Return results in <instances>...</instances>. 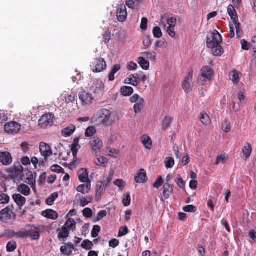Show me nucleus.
Instances as JSON below:
<instances>
[{
	"instance_id": "15",
	"label": "nucleus",
	"mask_w": 256,
	"mask_h": 256,
	"mask_svg": "<svg viewBox=\"0 0 256 256\" xmlns=\"http://www.w3.org/2000/svg\"><path fill=\"white\" fill-rule=\"evenodd\" d=\"M79 180L83 183L90 182L88 178V172L86 168H81L78 172Z\"/></svg>"
},
{
	"instance_id": "33",
	"label": "nucleus",
	"mask_w": 256,
	"mask_h": 256,
	"mask_svg": "<svg viewBox=\"0 0 256 256\" xmlns=\"http://www.w3.org/2000/svg\"><path fill=\"white\" fill-rule=\"evenodd\" d=\"M58 196V192H56L52 194L46 199V204L48 206H52Z\"/></svg>"
},
{
	"instance_id": "25",
	"label": "nucleus",
	"mask_w": 256,
	"mask_h": 256,
	"mask_svg": "<svg viewBox=\"0 0 256 256\" xmlns=\"http://www.w3.org/2000/svg\"><path fill=\"white\" fill-rule=\"evenodd\" d=\"M18 191L26 196H28L30 193V187L24 184H22L18 186Z\"/></svg>"
},
{
	"instance_id": "63",
	"label": "nucleus",
	"mask_w": 256,
	"mask_h": 256,
	"mask_svg": "<svg viewBox=\"0 0 256 256\" xmlns=\"http://www.w3.org/2000/svg\"><path fill=\"white\" fill-rule=\"evenodd\" d=\"M128 232V228L126 226L120 227V228L118 236L121 237L126 235Z\"/></svg>"
},
{
	"instance_id": "18",
	"label": "nucleus",
	"mask_w": 256,
	"mask_h": 256,
	"mask_svg": "<svg viewBox=\"0 0 256 256\" xmlns=\"http://www.w3.org/2000/svg\"><path fill=\"white\" fill-rule=\"evenodd\" d=\"M79 141H80L79 138H75L73 142L70 146L71 151L72 152V155L74 158H76V156L78 150L81 148L80 145L78 144Z\"/></svg>"
},
{
	"instance_id": "40",
	"label": "nucleus",
	"mask_w": 256,
	"mask_h": 256,
	"mask_svg": "<svg viewBox=\"0 0 256 256\" xmlns=\"http://www.w3.org/2000/svg\"><path fill=\"white\" fill-rule=\"evenodd\" d=\"M40 232L38 230H28V237H30L32 240H38L40 238Z\"/></svg>"
},
{
	"instance_id": "30",
	"label": "nucleus",
	"mask_w": 256,
	"mask_h": 256,
	"mask_svg": "<svg viewBox=\"0 0 256 256\" xmlns=\"http://www.w3.org/2000/svg\"><path fill=\"white\" fill-rule=\"evenodd\" d=\"M138 62L142 68L144 70H148L150 68V62L146 60L144 57H140L138 59Z\"/></svg>"
},
{
	"instance_id": "32",
	"label": "nucleus",
	"mask_w": 256,
	"mask_h": 256,
	"mask_svg": "<svg viewBox=\"0 0 256 256\" xmlns=\"http://www.w3.org/2000/svg\"><path fill=\"white\" fill-rule=\"evenodd\" d=\"M122 94L124 96H128L133 93V88L130 86H124L120 88Z\"/></svg>"
},
{
	"instance_id": "61",
	"label": "nucleus",
	"mask_w": 256,
	"mask_h": 256,
	"mask_svg": "<svg viewBox=\"0 0 256 256\" xmlns=\"http://www.w3.org/2000/svg\"><path fill=\"white\" fill-rule=\"evenodd\" d=\"M222 129L225 132H228L230 130V123L226 120L222 125Z\"/></svg>"
},
{
	"instance_id": "26",
	"label": "nucleus",
	"mask_w": 256,
	"mask_h": 256,
	"mask_svg": "<svg viewBox=\"0 0 256 256\" xmlns=\"http://www.w3.org/2000/svg\"><path fill=\"white\" fill-rule=\"evenodd\" d=\"M228 12L232 22L238 20V14L233 6L230 4L228 7Z\"/></svg>"
},
{
	"instance_id": "8",
	"label": "nucleus",
	"mask_w": 256,
	"mask_h": 256,
	"mask_svg": "<svg viewBox=\"0 0 256 256\" xmlns=\"http://www.w3.org/2000/svg\"><path fill=\"white\" fill-rule=\"evenodd\" d=\"M40 150L42 156L44 157V160L46 161L48 156L52 154V150L50 146L44 142H41L40 144Z\"/></svg>"
},
{
	"instance_id": "19",
	"label": "nucleus",
	"mask_w": 256,
	"mask_h": 256,
	"mask_svg": "<svg viewBox=\"0 0 256 256\" xmlns=\"http://www.w3.org/2000/svg\"><path fill=\"white\" fill-rule=\"evenodd\" d=\"M42 215L48 218L55 220L58 218V214L54 210L48 209L42 212Z\"/></svg>"
},
{
	"instance_id": "7",
	"label": "nucleus",
	"mask_w": 256,
	"mask_h": 256,
	"mask_svg": "<svg viewBox=\"0 0 256 256\" xmlns=\"http://www.w3.org/2000/svg\"><path fill=\"white\" fill-rule=\"evenodd\" d=\"M193 71L190 70L188 76L185 78L182 82V88L185 92L188 93L191 92L193 86L192 83Z\"/></svg>"
},
{
	"instance_id": "11",
	"label": "nucleus",
	"mask_w": 256,
	"mask_h": 256,
	"mask_svg": "<svg viewBox=\"0 0 256 256\" xmlns=\"http://www.w3.org/2000/svg\"><path fill=\"white\" fill-rule=\"evenodd\" d=\"M78 96L83 105H88L90 104L92 100L94 99L91 94L84 91L80 92L78 94Z\"/></svg>"
},
{
	"instance_id": "21",
	"label": "nucleus",
	"mask_w": 256,
	"mask_h": 256,
	"mask_svg": "<svg viewBox=\"0 0 256 256\" xmlns=\"http://www.w3.org/2000/svg\"><path fill=\"white\" fill-rule=\"evenodd\" d=\"M12 198L16 204L20 207L24 206L26 202V198L20 194H13Z\"/></svg>"
},
{
	"instance_id": "10",
	"label": "nucleus",
	"mask_w": 256,
	"mask_h": 256,
	"mask_svg": "<svg viewBox=\"0 0 256 256\" xmlns=\"http://www.w3.org/2000/svg\"><path fill=\"white\" fill-rule=\"evenodd\" d=\"M100 118H101L102 123L106 126L110 124V119L111 116V112L106 109H102L100 111Z\"/></svg>"
},
{
	"instance_id": "43",
	"label": "nucleus",
	"mask_w": 256,
	"mask_h": 256,
	"mask_svg": "<svg viewBox=\"0 0 256 256\" xmlns=\"http://www.w3.org/2000/svg\"><path fill=\"white\" fill-rule=\"evenodd\" d=\"M69 230L63 226L61 228L60 232L58 234V237L60 238H66L69 236Z\"/></svg>"
},
{
	"instance_id": "45",
	"label": "nucleus",
	"mask_w": 256,
	"mask_h": 256,
	"mask_svg": "<svg viewBox=\"0 0 256 256\" xmlns=\"http://www.w3.org/2000/svg\"><path fill=\"white\" fill-rule=\"evenodd\" d=\"M234 24L237 37L240 38L241 37L242 30L240 28V24L238 22V20L232 22Z\"/></svg>"
},
{
	"instance_id": "17",
	"label": "nucleus",
	"mask_w": 256,
	"mask_h": 256,
	"mask_svg": "<svg viewBox=\"0 0 256 256\" xmlns=\"http://www.w3.org/2000/svg\"><path fill=\"white\" fill-rule=\"evenodd\" d=\"M173 185L165 183L163 185V194L165 199H168L173 193Z\"/></svg>"
},
{
	"instance_id": "48",
	"label": "nucleus",
	"mask_w": 256,
	"mask_h": 256,
	"mask_svg": "<svg viewBox=\"0 0 256 256\" xmlns=\"http://www.w3.org/2000/svg\"><path fill=\"white\" fill-rule=\"evenodd\" d=\"M166 166L167 168H172L174 164V159L172 158H168L165 161Z\"/></svg>"
},
{
	"instance_id": "49",
	"label": "nucleus",
	"mask_w": 256,
	"mask_h": 256,
	"mask_svg": "<svg viewBox=\"0 0 256 256\" xmlns=\"http://www.w3.org/2000/svg\"><path fill=\"white\" fill-rule=\"evenodd\" d=\"M164 182V181L162 180V176H160L158 178L155 182L153 184L152 186L154 188H158L163 184Z\"/></svg>"
},
{
	"instance_id": "46",
	"label": "nucleus",
	"mask_w": 256,
	"mask_h": 256,
	"mask_svg": "<svg viewBox=\"0 0 256 256\" xmlns=\"http://www.w3.org/2000/svg\"><path fill=\"white\" fill-rule=\"evenodd\" d=\"M152 33L154 37L156 38H160L162 36V33L161 30V29L158 26H156L152 30Z\"/></svg>"
},
{
	"instance_id": "60",
	"label": "nucleus",
	"mask_w": 256,
	"mask_h": 256,
	"mask_svg": "<svg viewBox=\"0 0 256 256\" xmlns=\"http://www.w3.org/2000/svg\"><path fill=\"white\" fill-rule=\"evenodd\" d=\"M51 170L52 171L57 173H62L64 172V168L58 164L53 165L51 167Z\"/></svg>"
},
{
	"instance_id": "44",
	"label": "nucleus",
	"mask_w": 256,
	"mask_h": 256,
	"mask_svg": "<svg viewBox=\"0 0 256 256\" xmlns=\"http://www.w3.org/2000/svg\"><path fill=\"white\" fill-rule=\"evenodd\" d=\"M16 248V243L15 241L9 242L6 245V250L8 252H12Z\"/></svg>"
},
{
	"instance_id": "24",
	"label": "nucleus",
	"mask_w": 256,
	"mask_h": 256,
	"mask_svg": "<svg viewBox=\"0 0 256 256\" xmlns=\"http://www.w3.org/2000/svg\"><path fill=\"white\" fill-rule=\"evenodd\" d=\"M252 152V146L248 142H246L244 146V147L242 150L243 156H242V157L243 158H245L246 159L248 158L251 154Z\"/></svg>"
},
{
	"instance_id": "27",
	"label": "nucleus",
	"mask_w": 256,
	"mask_h": 256,
	"mask_svg": "<svg viewBox=\"0 0 256 256\" xmlns=\"http://www.w3.org/2000/svg\"><path fill=\"white\" fill-rule=\"evenodd\" d=\"M142 142L144 147L148 150H150L152 148V142L150 138L147 135H144L142 137Z\"/></svg>"
},
{
	"instance_id": "51",
	"label": "nucleus",
	"mask_w": 256,
	"mask_h": 256,
	"mask_svg": "<svg viewBox=\"0 0 256 256\" xmlns=\"http://www.w3.org/2000/svg\"><path fill=\"white\" fill-rule=\"evenodd\" d=\"M60 252L64 255L69 256L72 254V250L68 249L66 246H63L60 247Z\"/></svg>"
},
{
	"instance_id": "13",
	"label": "nucleus",
	"mask_w": 256,
	"mask_h": 256,
	"mask_svg": "<svg viewBox=\"0 0 256 256\" xmlns=\"http://www.w3.org/2000/svg\"><path fill=\"white\" fill-rule=\"evenodd\" d=\"M12 214H14V212L8 206L0 212V220L2 222L9 220L11 218Z\"/></svg>"
},
{
	"instance_id": "39",
	"label": "nucleus",
	"mask_w": 256,
	"mask_h": 256,
	"mask_svg": "<svg viewBox=\"0 0 256 256\" xmlns=\"http://www.w3.org/2000/svg\"><path fill=\"white\" fill-rule=\"evenodd\" d=\"M96 132V130L94 126L88 127L85 132V136L87 138L94 136Z\"/></svg>"
},
{
	"instance_id": "50",
	"label": "nucleus",
	"mask_w": 256,
	"mask_h": 256,
	"mask_svg": "<svg viewBox=\"0 0 256 256\" xmlns=\"http://www.w3.org/2000/svg\"><path fill=\"white\" fill-rule=\"evenodd\" d=\"M100 230V227L98 225H94L92 230V238H96L98 236Z\"/></svg>"
},
{
	"instance_id": "56",
	"label": "nucleus",
	"mask_w": 256,
	"mask_h": 256,
	"mask_svg": "<svg viewBox=\"0 0 256 256\" xmlns=\"http://www.w3.org/2000/svg\"><path fill=\"white\" fill-rule=\"evenodd\" d=\"M225 154H222L220 155H218L216 158V162L214 164L216 165H218L220 163L224 164L225 162Z\"/></svg>"
},
{
	"instance_id": "3",
	"label": "nucleus",
	"mask_w": 256,
	"mask_h": 256,
	"mask_svg": "<svg viewBox=\"0 0 256 256\" xmlns=\"http://www.w3.org/2000/svg\"><path fill=\"white\" fill-rule=\"evenodd\" d=\"M104 88L102 82L100 79H96L91 82L90 90L95 94L97 98H100L104 93Z\"/></svg>"
},
{
	"instance_id": "37",
	"label": "nucleus",
	"mask_w": 256,
	"mask_h": 256,
	"mask_svg": "<svg viewBox=\"0 0 256 256\" xmlns=\"http://www.w3.org/2000/svg\"><path fill=\"white\" fill-rule=\"evenodd\" d=\"M143 74L142 72H139L134 74H132V77H134V80H132V85L133 86H137L142 77V74Z\"/></svg>"
},
{
	"instance_id": "29",
	"label": "nucleus",
	"mask_w": 256,
	"mask_h": 256,
	"mask_svg": "<svg viewBox=\"0 0 256 256\" xmlns=\"http://www.w3.org/2000/svg\"><path fill=\"white\" fill-rule=\"evenodd\" d=\"M172 121L171 117L166 116L162 122V128L164 130H166L170 126Z\"/></svg>"
},
{
	"instance_id": "16",
	"label": "nucleus",
	"mask_w": 256,
	"mask_h": 256,
	"mask_svg": "<svg viewBox=\"0 0 256 256\" xmlns=\"http://www.w3.org/2000/svg\"><path fill=\"white\" fill-rule=\"evenodd\" d=\"M102 146V142L98 138H96L90 144L92 150L96 152H100Z\"/></svg>"
},
{
	"instance_id": "42",
	"label": "nucleus",
	"mask_w": 256,
	"mask_h": 256,
	"mask_svg": "<svg viewBox=\"0 0 256 256\" xmlns=\"http://www.w3.org/2000/svg\"><path fill=\"white\" fill-rule=\"evenodd\" d=\"M140 2H136V0H126V5L130 8L134 9Z\"/></svg>"
},
{
	"instance_id": "31",
	"label": "nucleus",
	"mask_w": 256,
	"mask_h": 256,
	"mask_svg": "<svg viewBox=\"0 0 256 256\" xmlns=\"http://www.w3.org/2000/svg\"><path fill=\"white\" fill-rule=\"evenodd\" d=\"M76 222L75 220L72 218H68L64 224V226L68 230H74L76 228Z\"/></svg>"
},
{
	"instance_id": "64",
	"label": "nucleus",
	"mask_w": 256,
	"mask_h": 256,
	"mask_svg": "<svg viewBox=\"0 0 256 256\" xmlns=\"http://www.w3.org/2000/svg\"><path fill=\"white\" fill-rule=\"evenodd\" d=\"M166 46H167V43L164 40H157L155 44V46L156 48H165L166 47Z\"/></svg>"
},
{
	"instance_id": "4",
	"label": "nucleus",
	"mask_w": 256,
	"mask_h": 256,
	"mask_svg": "<svg viewBox=\"0 0 256 256\" xmlns=\"http://www.w3.org/2000/svg\"><path fill=\"white\" fill-rule=\"evenodd\" d=\"M90 66L93 72H100L106 68V64L102 58H96L92 63Z\"/></svg>"
},
{
	"instance_id": "23",
	"label": "nucleus",
	"mask_w": 256,
	"mask_h": 256,
	"mask_svg": "<svg viewBox=\"0 0 256 256\" xmlns=\"http://www.w3.org/2000/svg\"><path fill=\"white\" fill-rule=\"evenodd\" d=\"M76 130V127L74 125H70L64 128L62 131V136L66 138L72 135Z\"/></svg>"
},
{
	"instance_id": "36",
	"label": "nucleus",
	"mask_w": 256,
	"mask_h": 256,
	"mask_svg": "<svg viewBox=\"0 0 256 256\" xmlns=\"http://www.w3.org/2000/svg\"><path fill=\"white\" fill-rule=\"evenodd\" d=\"M93 198L92 196H88L86 198H82L80 200V206L84 207L90 204L92 201Z\"/></svg>"
},
{
	"instance_id": "14",
	"label": "nucleus",
	"mask_w": 256,
	"mask_h": 256,
	"mask_svg": "<svg viewBox=\"0 0 256 256\" xmlns=\"http://www.w3.org/2000/svg\"><path fill=\"white\" fill-rule=\"evenodd\" d=\"M134 180L137 183H144L147 180L146 172L144 169H140L134 177Z\"/></svg>"
},
{
	"instance_id": "62",
	"label": "nucleus",
	"mask_w": 256,
	"mask_h": 256,
	"mask_svg": "<svg viewBox=\"0 0 256 256\" xmlns=\"http://www.w3.org/2000/svg\"><path fill=\"white\" fill-rule=\"evenodd\" d=\"M168 27L174 28L176 24V18L175 17H172L167 20Z\"/></svg>"
},
{
	"instance_id": "5",
	"label": "nucleus",
	"mask_w": 256,
	"mask_h": 256,
	"mask_svg": "<svg viewBox=\"0 0 256 256\" xmlns=\"http://www.w3.org/2000/svg\"><path fill=\"white\" fill-rule=\"evenodd\" d=\"M22 128L20 124L16 122H10L4 125V130L8 134H16L19 132Z\"/></svg>"
},
{
	"instance_id": "9",
	"label": "nucleus",
	"mask_w": 256,
	"mask_h": 256,
	"mask_svg": "<svg viewBox=\"0 0 256 256\" xmlns=\"http://www.w3.org/2000/svg\"><path fill=\"white\" fill-rule=\"evenodd\" d=\"M128 16V12L126 6L124 4H120L117 10L116 17L120 22H124L126 21Z\"/></svg>"
},
{
	"instance_id": "12",
	"label": "nucleus",
	"mask_w": 256,
	"mask_h": 256,
	"mask_svg": "<svg viewBox=\"0 0 256 256\" xmlns=\"http://www.w3.org/2000/svg\"><path fill=\"white\" fill-rule=\"evenodd\" d=\"M0 162L4 166L10 165L12 162L11 154L8 152H0Z\"/></svg>"
},
{
	"instance_id": "34",
	"label": "nucleus",
	"mask_w": 256,
	"mask_h": 256,
	"mask_svg": "<svg viewBox=\"0 0 256 256\" xmlns=\"http://www.w3.org/2000/svg\"><path fill=\"white\" fill-rule=\"evenodd\" d=\"M230 79L234 84H237L240 82V73L236 70H234L230 74Z\"/></svg>"
},
{
	"instance_id": "28",
	"label": "nucleus",
	"mask_w": 256,
	"mask_h": 256,
	"mask_svg": "<svg viewBox=\"0 0 256 256\" xmlns=\"http://www.w3.org/2000/svg\"><path fill=\"white\" fill-rule=\"evenodd\" d=\"M120 69V64H115L112 67L111 71L110 72L108 78L110 81H113L114 80V74Z\"/></svg>"
},
{
	"instance_id": "54",
	"label": "nucleus",
	"mask_w": 256,
	"mask_h": 256,
	"mask_svg": "<svg viewBox=\"0 0 256 256\" xmlns=\"http://www.w3.org/2000/svg\"><path fill=\"white\" fill-rule=\"evenodd\" d=\"M200 120H201V122L204 125H206V126L208 125L210 122V120L209 116L206 114H201Z\"/></svg>"
},
{
	"instance_id": "6",
	"label": "nucleus",
	"mask_w": 256,
	"mask_h": 256,
	"mask_svg": "<svg viewBox=\"0 0 256 256\" xmlns=\"http://www.w3.org/2000/svg\"><path fill=\"white\" fill-rule=\"evenodd\" d=\"M54 116L51 113L43 115L38 120L40 126L42 128H45L48 126H52L53 125Z\"/></svg>"
},
{
	"instance_id": "1",
	"label": "nucleus",
	"mask_w": 256,
	"mask_h": 256,
	"mask_svg": "<svg viewBox=\"0 0 256 256\" xmlns=\"http://www.w3.org/2000/svg\"><path fill=\"white\" fill-rule=\"evenodd\" d=\"M222 40V36L218 31H216V33L212 34V39L207 38L208 47L212 49L215 56H220L222 54V49L220 44Z\"/></svg>"
},
{
	"instance_id": "22",
	"label": "nucleus",
	"mask_w": 256,
	"mask_h": 256,
	"mask_svg": "<svg viewBox=\"0 0 256 256\" xmlns=\"http://www.w3.org/2000/svg\"><path fill=\"white\" fill-rule=\"evenodd\" d=\"M106 186L103 184L102 182L100 181L98 182L96 186V198L99 199L105 192Z\"/></svg>"
},
{
	"instance_id": "57",
	"label": "nucleus",
	"mask_w": 256,
	"mask_h": 256,
	"mask_svg": "<svg viewBox=\"0 0 256 256\" xmlns=\"http://www.w3.org/2000/svg\"><path fill=\"white\" fill-rule=\"evenodd\" d=\"M82 212L84 216L86 218H90L92 216V210L88 208H85Z\"/></svg>"
},
{
	"instance_id": "55",
	"label": "nucleus",
	"mask_w": 256,
	"mask_h": 256,
	"mask_svg": "<svg viewBox=\"0 0 256 256\" xmlns=\"http://www.w3.org/2000/svg\"><path fill=\"white\" fill-rule=\"evenodd\" d=\"M30 162L36 168H37V164H39L40 166H44V162L42 160V161H40L36 157H32L31 159Z\"/></svg>"
},
{
	"instance_id": "53",
	"label": "nucleus",
	"mask_w": 256,
	"mask_h": 256,
	"mask_svg": "<svg viewBox=\"0 0 256 256\" xmlns=\"http://www.w3.org/2000/svg\"><path fill=\"white\" fill-rule=\"evenodd\" d=\"M183 210L186 212H194L196 208L193 205H188L183 208Z\"/></svg>"
},
{
	"instance_id": "59",
	"label": "nucleus",
	"mask_w": 256,
	"mask_h": 256,
	"mask_svg": "<svg viewBox=\"0 0 256 256\" xmlns=\"http://www.w3.org/2000/svg\"><path fill=\"white\" fill-rule=\"evenodd\" d=\"M175 182L177 185L181 188H184L185 186V183L181 176H179L175 180Z\"/></svg>"
},
{
	"instance_id": "20",
	"label": "nucleus",
	"mask_w": 256,
	"mask_h": 256,
	"mask_svg": "<svg viewBox=\"0 0 256 256\" xmlns=\"http://www.w3.org/2000/svg\"><path fill=\"white\" fill-rule=\"evenodd\" d=\"M86 184L79 185L76 188V190L82 194H88L91 188V182H87Z\"/></svg>"
},
{
	"instance_id": "47",
	"label": "nucleus",
	"mask_w": 256,
	"mask_h": 256,
	"mask_svg": "<svg viewBox=\"0 0 256 256\" xmlns=\"http://www.w3.org/2000/svg\"><path fill=\"white\" fill-rule=\"evenodd\" d=\"M142 54L151 60H154L156 58V53L154 52H144L142 53Z\"/></svg>"
},
{
	"instance_id": "58",
	"label": "nucleus",
	"mask_w": 256,
	"mask_h": 256,
	"mask_svg": "<svg viewBox=\"0 0 256 256\" xmlns=\"http://www.w3.org/2000/svg\"><path fill=\"white\" fill-rule=\"evenodd\" d=\"M124 206H128L130 205V196L129 193H127L124 195L122 200Z\"/></svg>"
},
{
	"instance_id": "41",
	"label": "nucleus",
	"mask_w": 256,
	"mask_h": 256,
	"mask_svg": "<svg viewBox=\"0 0 256 256\" xmlns=\"http://www.w3.org/2000/svg\"><path fill=\"white\" fill-rule=\"evenodd\" d=\"M81 246L84 249L90 250L92 248L93 244L90 240H86L82 242Z\"/></svg>"
},
{
	"instance_id": "35",
	"label": "nucleus",
	"mask_w": 256,
	"mask_h": 256,
	"mask_svg": "<svg viewBox=\"0 0 256 256\" xmlns=\"http://www.w3.org/2000/svg\"><path fill=\"white\" fill-rule=\"evenodd\" d=\"M144 106V100L140 98L138 102H136L134 106V111L136 114L139 113Z\"/></svg>"
},
{
	"instance_id": "38",
	"label": "nucleus",
	"mask_w": 256,
	"mask_h": 256,
	"mask_svg": "<svg viewBox=\"0 0 256 256\" xmlns=\"http://www.w3.org/2000/svg\"><path fill=\"white\" fill-rule=\"evenodd\" d=\"M10 196L3 192H0V204H6L10 202Z\"/></svg>"
},
{
	"instance_id": "52",
	"label": "nucleus",
	"mask_w": 256,
	"mask_h": 256,
	"mask_svg": "<svg viewBox=\"0 0 256 256\" xmlns=\"http://www.w3.org/2000/svg\"><path fill=\"white\" fill-rule=\"evenodd\" d=\"M4 236L10 238H16V232H15L14 230H7L4 231Z\"/></svg>"
},
{
	"instance_id": "2",
	"label": "nucleus",
	"mask_w": 256,
	"mask_h": 256,
	"mask_svg": "<svg viewBox=\"0 0 256 256\" xmlns=\"http://www.w3.org/2000/svg\"><path fill=\"white\" fill-rule=\"evenodd\" d=\"M214 72L210 66H204L200 70V74L198 78V84L201 86H204L212 82Z\"/></svg>"
}]
</instances>
